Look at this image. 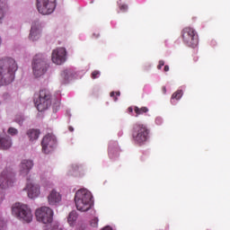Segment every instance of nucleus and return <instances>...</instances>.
I'll return each instance as SVG.
<instances>
[{
    "label": "nucleus",
    "mask_w": 230,
    "mask_h": 230,
    "mask_svg": "<svg viewBox=\"0 0 230 230\" xmlns=\"http://www.w3.org/2000/svg\"><path fill=\"white\" fill-rule=\"evenodd\" d=\"M17 62L10 57L0 58V86L12 84L15 78V71H17Z\"/></svg>",
    "instance_id": "f257e3e1"
},
{
    "label": "nucleus",
    "mask_w": 230,
    "mask_h": 230,
    "mask_svg": "<svg viewBox=\"0 0 230 230\" xmlns=\"http://www.w3.org/2000/svg\"><path fill=\"white\" fill-rule=\"evenodd\" d=\"M75 204L77 211H81V213H85L93 209V206H94V199L91 190L85 188L76 190L75 194Z\"/></svg>",
    "instance_id": "f03ea898"
},
{
    "label": "nucleus",
    "mask_w": 230,
    "mask_h": 230,
    "mask_svg": "<svg viewBox=\"0 0 230 230\" xmlns=\"http://www.w3.org/2000/svg\"><path fill=\"white\" fill-rule=\"evenodd\" d=\"M53 215L54 212L51 208L46 206L40 207L35 211V216L38 222L47 226L45 230H63L58 222H54L51 224V222H53Z\"/></svg>",
    "instance_id": "7ed1b4c3"
},
{
    "label": "nucleus",
    "mask_w": 230,
    "mask_h": 230,
    "mask_svg": "<svg viewBox=\"0 0 230 230\" xmlns=\"http://www.w3.org/2000/svg\"><path fill=\"white\" fill-rule=\"evenodd\" d=\"M12 215L22 224H31L33 222V212L30 206L16 202L12 206Z\"/></svg>",
    "instance_id": "20e7f679"
},
{
    "label": "nucleus",
    "mask_w": 230,
    "mask_h": 230,
    "mask_svg": "<svg viewBox=\"0 0 230 230\" xmlns=\"http://www.w3.org/2000/svg\"><path fill=\"white\" fill-rule=\"evenodd\" d=\"M148 134H150V131L146 125L141 122L134 124L132 137L137 145H144V143H146V141H148Z\"/></svg>",
    "instance_id": "39448f33"
},
{
    "label": "nucleus",
    "mask_w": 230,
    "mask_h": 230,
    "mask_svg": "<svg viewBox=\"0 0 230 230\" xmlns=\"http://www.w3.org/2000/svg\"><path fill=\"white\" fill-rule=\"evenodd\" d=\"M34 103L40 112L46 111L51 105V93L48 90H40L34 95Z\"/></svg>",
    "instance_id": "423d86ee"
},
{
    "label": "nucleus",
    "mask_w": 230,
    "mask_h": 230,
    "mask_svg": "<svg viewBox=\"0 0 230 230\" xmlns=\"http://www.w3.org/2000/svg\"><path fill=\"white\" fill-rule=\"evenodd\" d=\"M48 67H49V66L48 65V60H46V58H44L40 54L36 55L34 57V59L32 62V71L36 78H39L46 75L48 71Z\"/></svg>",
    "instance_id": "0eeeda50"
},
{
    "label": "nucleus",
    "mask_w": 230,
    "mask_h": 230,
    "mask_svg": "<svg viewBox=\"0 0 230 230\" xmlns=\"http://www.w3.org/2000/svg\"><path fill=\"white\" fill-rule=\"evenodd\" d=\"M15 184V172L13 169L7 167L3 170L0 173V188L2 190H8V188H13Z\"/></svg>",
    "instance_id": "6e6552de"
},
{
    "label": "nucleus",
    "mask_w": 230,
    "mask_h": 230,
    "mask_svg": "<svg viewBox=\"0 0 230 230\" xmlns=\"http://www.w3.org/2000/svg\"><path fill=\"white\" fill-rule=\"evenodd\" d=\"M184 44L190 48H197L199 46V34L197 31L191 27H186L181 31Z\"/></svg>",
    "instance_id": "1a4fd4ad"
},
{
    "label": "nucleus",
    "mask_w": 230,
    "mask_h": 230,
    "mask_svg": "<svg viewBox=\"0 0 230 230\" xmlns=\"http://www.w3.org/2000/svg\"><path fill=\"white\" fill-rule=\"evenodd\" d=\"M37 8L42 15H49L57 8V0H37Z\"/></svg>",
    "instance_id": "9d476101"
},
{
    "label": "nucleus",
    "mask_w": 230,
    "mask_h": 230,
    "mask_svg": "<svg viewBox=\"0 0 230 230\" xmlns=\"http://www.w3.org/2000/svg\"><path fill=\"white\" fill-rule=\"evenodd\" d=\"M57 148V137L47 134L41 139V151L43 154H51Z\"/></svg>",
    "instance_id": "9b49d317"
},
{
    "label": "nucleus",
    "mask_w": 230,
    "mask_h": 230,
    "mask_svg": "<svg viewBox=\"0 0 230 230\" xmlns=\"http://www.w3.org/2000/svg\"><path fill=\"white\" fill-rule=\"evenodd\" d=\"M67 60V50L66 48H57L52 50L51 61L56 66H62Z\"/></svg>",
    "instance_id": "f8f14e48"
},
{
    "label": "nucleus",
    "mask_w": 230,
    "mask_h": 230,
    "mask_svg": "<svg viewBox=\"0 0 230 230\" xmlns=\"http://www.w3.org/2000/svg\"><path fill=\"white\" fill-rule=\"evenodd\" d=\"M47 202L51 208H58L62 204V193L57 189H52L49 191Z\"/></svg>",
    "instance_id": "ddd939ff"
},
{
    "label": "nucleus",
    "mask_w": 230,
    "mask_h": 230,
    "mask_svg": "<svg viewBox=\"0 0 230 230\" xmlns=\"http://www.w3.org/2000/svg\"><path fill=\"white\" fill-rule=\"evenodd\" d=\"M87 173V169L84 165L73 164L67 169V175L72 177H84Z\"/></svg>",
    "instance_id": "4468645a"
},
{
    "label": "nucleus",
    "mask_w": 230,
    "mask_h": 230,
    "mask_svg": "<svg viewBox=\"0 0 230 230\" xmlns=\"http://www.w3.org/2000/svg\"><path fill=\"white\" fill-rule=\"evenodd\" d=\"M33 160L23 159L19 164V173L22 177H28L30 172L33 169Z\"/></svg>",
    "instance_id": "2eb2a0df"
},
{
    "label": "nucleus",
    "mask_w": 230,
    "mask_h": 230,
    "mask_svg": "<svg viewBox=\"0 0 230 230\" xmlns=\"http://www.w3.org/2000/svg\"><path fill=\"white\" fill-rule=\"evenodd\" d=\"M29 199H39L40 197V185L39 183L28 182L25 188Z\"/></svg>",
    "instance_id": "dca6fc26"
},
{
    "label": "nucleus",
    "mask_w": 230,
    "mask_h": 230,
    "mask_svg": "<svg viewBox=\"0 0 230 230\" xmlns=\"http://www.w3.org/2000/svg\"><path fill=\"white\" fill-rule=\"evenodd\" d=\"M41 33L42 29L40 28V25L39 23H34L31 26L29 40H31V42H37V40L40 39Z\"/></svg>",
    "instance_id": "f3484780"
},
{
    "label": "nucleus",
    "mask_w": 230,
    "mask_h": 230,
    "mask_svg": "<svg viewBox=\"0 0 230 230\" xmlns=\"http://www.w3.org/2000/svg\"><path fill=\"white\" fill-rule=\"evenodd\" d=\"M108 152L110 159H117V157H119V146L117 141L110 142Z\"/></svg>",
    "instance_id": "a211bd4d"
},
{
    "label": "nucleus",
    "mask_w": 230,
    "mask_h": 230,
    "mask_svg": "<svg viewBox=\"0 0 230 230\" xmlns=\"http://www.w3.org/2000/svg\"><path fill=\"white\" fill-rule=\"evenodd\" d=\"M61 76L65 80L64 83L67 84L73 78H76L78 75H76V71L74 68H66L62 72Z\"/></svg>",
    "instance_id": "6ab92c4d"
},
{
    "label": "nucleus",
    "mask_w": 230,
    "mask_h": 230,
    "mask_svg": "<svg viewBox=\"0 0 230 230\" xmlns=\"http://www.w3.org/2000/svg\"><path fill=\"white\" fill-rule=\"evenodd\" d=\"M26 136L28 137L30 143H35V141H37L39 137H40V130L31 128L27 130Z\"/></svg>",
    "instance_id": "aec40b11"
},
{
    "label": "nucleus",
    "mask_w": 230,
    "mask_h": 230,
    "mask_svg": "<svg viewBox=\"0 0 230 230\" xmlns=\"http://www.w3.org/2000/svg\"><path fill=\"white\" fill-rule=\"evenodd\" d=\"M12 137L9 136L3 137L0 135V148L2 150H8V148H12Z\"/></svg>",
    "instance_id": "412c9836"
},
{
    "label": "nucleus",
    "mask_w": 230,
    "mask_h": 230,
    "mask_svg": "<svg viewBox=\"0 0 230 230\" xmlns=\"http://www.w3.org/2000/svg\"><path fill=\"white\" fill-rule=\"evenodd\" d=\"M66 218L70 227H75L76 226V221L78 220V212H76V210L71 211Z\"/></svg>",
    "instance_id": "4be33fe9"
},
{
    "label": "nucleus",
    "mask_w": 230,
    "mask_h": 230,
    "mask_svg": "<svg viewBox=\"0 0 230 230\" xmlns=\"http://www.w3.org/2000/svg\"><path fill=\"white\" fill-rule=\"evenodd\" d=\"M182 98V90H178L172 95L171 103L172 105H177V102Z\"/></svg>",
    "instance_id": "5701e85b"
},
{
    "label": "nucleus",
    "mask_w": 230,
    "mask_h": 230,
    "mask_svg": "<svg viewBox=\"0 0 230 230\" xmlns=\"http://www.w3.org/2000/svg\"><path fill=\"white\" fill-rule=\"evenodd\" d=\"M8 8V5L5 2L0 1V24L3 23V19L4 18V12H6V9Z\"/></svg>",
    "instance_id": "b1692460"
},
{
    "label": "nucleus",
    "mask_w": 230,
    "mask_h": 230,
    "mask_svg": "<svg viewBox=\"0 0 230 230\" xmlns=\"http://www.w3.org/2000/svg\"><path fill=\"white\" fill-rule=\"evenodd\" d=\"M134 111L136 113L135 117L137 118V116H139L141 114H145V112H148V108H146V107H142V108L135 107Z\"/></svg>",
    "instance_id": "393cba45"
},
{
    "label": "nucleus",
    "mask_w": 230,
    "mask_h": 230,
    "mask_svg": "<svg viewBox=\"0 0 230 230\" xmlns=\"http://www.w3.org/2000/svg\"><path fill=\"white\" fill-rule=\"evenodd\" d=\"M7 134H9V136H17V134H19V130L11 127L8 128Z\"/></svg>",
    "instance_id": "a878e982"
},
{
    "label": "nucleus",
    "mask_w": 230,
    "mask_h": 230,
    "mask_svg": "<svg viewBox=\"0 0 230 230\" xmlns=\"http://www.w3.org/2000/svg\"><path fill=\"white\" fill-rule=\"evenodd\" d=\"M14 121L18 123V125H22V123L24 122V116L16 115V117L14 118Z\"/></svg>",
    "instance_id": "bb28decb"
},
{
    "label": "nucleus",
    "mask_w": 230,
    "mask_h": 230,
    "mask_svg": "<svg viewBox=\"0 0 230 230\" xmlns=\"http://www.w3.org/2000/svg\"><path fill=\"white\" fill-rule=\"evenodd\" d=\"M98 222H99L98 217H94V218H93V219L90 221V226H91L92 227H98Z\"/></svg>",
    "instance_id": "cd10ccee"
},
{
    "label": "nucleus",
    "mask_w": 230,
    "mask_h": 230,
    "mask_svg": "<svg viewBox=\"0 0 230 230\" xmlns=\"http://www.w3.org/2000/svg\"><path fill=\"white\" fill-rule=\"evenodd\" d=\"M100 75H102L100 71L94 70V71L92 73V78H93V80L96 79V78H100Z\"/></svg>",
    "instance_id": "c85d7f7f"
},
{
    "label": "nucleus",
    "mask_w": 230,
    "mask_h": 230,
    "mask_svg": "<svg viewBox=\"0 0 230 230\" xmlns=\"http://www.w3.org/2000/svg\"><path fill=\"white\" fill-rule=\"evenodd\" d=\"M119 6L121 12H127V10H128V6H127V4H119Z\"/></svg>",
    "instance_id": "c756f323"
},
{
    "label": "nucleus",
    "mask_w": 230,
    "mask_h": 230,
    "mask_svg": "<svg viewBox=\"0 0 230 230\" xmlns=\"http://www.w3.org/2000/svg\"><path fill=\"white\" fill-rule=\"evenodd\" d=\"M4 226H6V224L4 223V219L3 218L2 216H0V230H4Z\"/></svg>",
    "instance_id": "7c9ffc66"
},
{
    "label": "nucleus",
    "mask_w": 230,
    "mask_h": 230,
    "mask_svg": "<svg viewBox=\"0 0 230 230\" xmlns=\"http://www.w3.org/2000/svg\"><path fill=\"white\" fill-rule=\"evenodd\" d=\"M155 125H163V118L156 117L155 120Z\"/></svg>",
    "instance_id": "2f4dec72"
},
{
    "label": "nucleus",
    "mask_w": 230,
    "mask_h": 230,
    "mask_svg": "<svg viewBox=\"0 0 230 230\" xmlns=\"http://www.w3.org/2000/svg\"><path fill=\"white\" fill-rule=\"evenodd\" d=\"M163 66H164V61H163V60H160L159 61V65H158V69H161V67H163Z\"/></svg>",
    "instance_id": "473e14b6"
},
{
    "label": "nucleus",
    "mask_w": 230,
    "mask_h": 230,
    "mask_svg": "<svg viewBox=\"0 0 230 230\" xmlns=\"http://www.w3.org/2000/svg\"><path fill=\"white\" fill-rule=\"evenodd\" d=\"M102 230H113L110 226H104Z\"/></svg>",
    "instance_id": "72a5a7b5"
},
{
    "label": "nucleus",
    "mask_w": 230,
    "mask_h": 230,
    "mask_svg": "<svg viewBox=\"0 0 230 230\" xmlns=\"http://www.w3.org/2000/svg\"><path fill=\"white\" fill-rule=\"evenodd\" d=\"M164 71L165 73H168V71H170V66L168 65L164 66Z\"/></svg>",
    "instance_id": "f704fd0d"
},
{
    "label": "nucleus",
    "mask_w": 230,
    "mask_h": 230,
    "mask_svg": "<svg viewBox=\"0 0 230 230\" xmlns=\"http://www.w3.org/2000/svg\"><path fill=\"white\" fill-rule=\"evenodd\" d=\"M128 111L129 113H131V112H133L134 109H132V107H129V108L128 109Z\"/></svg>",
    "instance_id": "c9c22d12"
},
{
    "label": "nucleus",
    "mask_w": 230,
    "mask_h": 230,
    "mask_svg": "<svg viewBox=\"0 0 230 230\" xmlns=\"http://www.w3.org/2000/svg\"><path fill=\"white\" fill-rule=\"evenodd\" d=\"M68 128H69L70 132H74V130H75V128L73 127H69Z\"/></svg>",
    "instance_id": "e433bc0d"
},
{
    "label": "nucleus",
    "mask_w": 230,
    "mask_h": 230,
    "mask_svg": "<svg viewBox=\"0 0 230 230\" xmlns=\"http://www.w3.org/2000/svg\"><path fill=\"white\" fill-rule=\"evenodd\" d=\"M114 94H116V93H115L114 92H111V98H114Z\"/></svg>",
    "instance_id": "4c0bfd02"
},
{
    "label": "nucleus",
    "mask_w": 230,
    "mask_h": 230,
    "mask_svg": "<svg viewBox=\"0 0 230 230\" xmlns=\"http://www.w3.org/2000/svg\"><path fill=\"white\" fill-rule=\"evenodd\" d=\"M94 36H95L96 38H98V37H100V34H99V33H97V34H96V33H93V37H94Z\"/></svg>",
    "instance_id": "58836bf2"
},
{
    "label": "nucleus",
    "mask_w": 230,
    "mask_h": 230,
    "mask_svg": "<svg viewBox=\"0 0 230 230\" xmlns=\"http://www.w3.org/2000/svg\"><path fill=\"white\" fill-rule=\"evenodd\" d=\"M120 93L119 92H116V96H120Z\"/></svg>",
    "instance_id": "ea45409f"
},
{
    "label": "nucleus",
    "mask_w": 230,
    "mask_h": 230,
    "mask_svg": "<svg viewBox=\"0 0 230 230\" xmlns=\"http://www.w3.org/2000/svg\"><path fill=\"white\" fill-rule=\"evenodd\" d=\"M119 136H123V131H119Z\"/></svg>",
    "instance_id": "a19ab883"
},
{
    "label": "nucleus",
    "mask_w": 230,
    "mask_h": 230,
    "mask_svg": "<svg viewBox=\"0 0 230 230\" xmlns=\"http://www.w3.org/2000/svg\"><path fill=\"white\" fill-rule=\"evenodd\" d=\"M114 102H118V98L114 97L113 98Z\"/></svg>",
    "instance_id": "79ce46f5"
},
{
    "label": "nucleus",
    "mask_w": 230,
    "mask_h": 230,
    "mask_svg": "<svg viewBox=\"0 0 230 230\" xmlns=\"http://www.w3.org/2000/svg\"><path fill=\"white\" fill-rule=\"evenodd\" d=\"M3 200V195L0 196V202Z\"/></svg>",
    "instance_id": "37998d69"
},
{
    "label": "nucleus",
    "mask_w": 230,
    "mask_h": 230,
    "mask_svg": "<svg viewBox=\"0 0 230 230\" xmlns=\"http://www.w3.org/2000/svg\"><path fill=\"white\" fill-rule=\"evenodd\" d=\"M164 93H166V88H164Z\"/></svg>",
    "instance_id": "c03bdc74"
}]
</instances>
